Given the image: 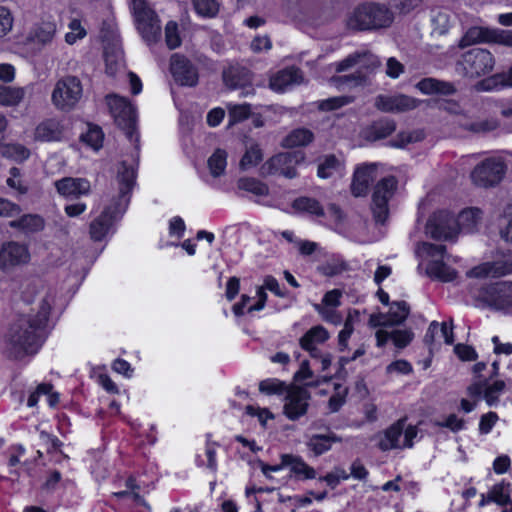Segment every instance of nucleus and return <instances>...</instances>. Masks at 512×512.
<instances>
[{
    "label": "nucleus",
    "mask_w": 512,
    "mask_h": 512,
    "mask_svg": "<svg viewBox=\"0 0 512 512\" xmlns=\"http://www.w3.org/2000/svg\"><path fill=\"white\" fill-rule=\"evenodd\" d=\"M10 226L21 229L26 233H34L41 231L44 228V220L39 215L28 214L17 220L11 221Z\"/></svg>",
    "instance_id": "38"
},
{
    "label": "nucleus",
    "mask_w": 512,
    "mask_h": 512,
    "mask_svg": "<svg viewBox=\"0 0 512 512\" xmlns=\"http://www.w3.org/2000/svg\"><path fill=\"white\" fill-rule=\"evenodd\" d=\"M237 186L239 189L257 196H266L269 192L266 184L254 178H241L238 180Z\"/></svg>",
    "instance_id": "45"
},
{
    "label": "nucleus",
    "mask_w": 512,
    "mask_h": 512,
    "mask_svg": "<svg viewBox=\"0 0 512 512\" xmlns=\"http://www.w3.org/2000/svg\"><path fill=\"white\" fill-rule=\"evenodd\" d=\"M420 101L404 94L379 95L375 99L378 110L386 113H403L417 108Z\"/></svg>",
    "instance_id": "17"
},
{
    "label": "nucleus",
    "mask_w": 512,
    "mask_h": 512,
    "mask_svg": "<svg viewBox=\"0 0 512 512\" xmlns=\"http://www.w3.org/2000/svg\"><path fill=\"white\" fill-rule=\"evenodd\" d=\"M396 125L393 120L383 119L372 125V132L377 139L386 138L395 131Z\"/></svg>",
    "instance_id": "56"
},
{
    "label": "nucleus",
    "mask_w": 512,
    "mask_h": 512,
    "mask_svg": "<svg viewBox=\"0 0 512 512\" xmlns=\"http://www.w3.org/2000/svg\"><path fill=\"white\" fill-rule=\"evenodd\" d=\"M194 9L198 15L205 18H213L219 12V3L216 0H192Z\"/></svg>",
    "instance_id": "47"
},
{
    "label": "nucleus",
    "mask_w": 512,
    "mask_h": 512,
    "mask_svg": "<svg viewBox=\"0 0 512 512\" xmlns=\"http://www.w3.org/2000/svg\"><path fill=\"white\" fill-rule=\"evenodd\" d=\"M393 19V13L385 5L366 3L353 11L347 26L354 30L380 29L390 26Z\"/></svg>",
    "instance_id": "4"
},
{
    "label": "nucleus",
    "mask_w": 512,
    "mask_h": 512,
    "mask_svg": "<svg viewBox=\"0 0 512 512\" xmlns=\"http://www.w3.org/2000/svg\"><path fill=\"white\" fill-rule=\"evenodd\" d=\"M498 125H499V122L497 121V119L491 118V119L474 122V123L470 124L469 126H467V129L472 132H476V133L489 132V131L495 130L498 127Z\"/></svg>",
    "instance_id": "61"
},
{
    "label": "nucleus",
    "mask_w": 512,
    "mask_h": 512,
    "mask_svg": "<svg viewBox=\"0 0 512 512\" xmlns=\"http://www.w3.org/2000/svg\"><path fill=\"white\" fill-rule=\"evenodd\" d=\"M314 139L313 133L306 128H297L292 130L284 139L283 146L287 148H294L306 146Z\"/></svg>",
    "instance_id": "37"
},
{
    "label": "nucleus",
    "mask_w": 512,
    "mask_h": 512,
    "mask_svg": "<svg viewBox=\"0 0 512 512\" xmlns=\"http://www.w3.org/2000/svg\"><path fill=\"white\" fill-rule=\"evenodd\" d=\"M170 69L175 81L181 85L194 86L198 82L196 68L180 54L172 55Z\"/></svg>",
    "instance_id": "20"
},
{
    "label": "nucleus",
    "mask_w": 512,
    "mask_h": 512,
    "mask_svg": "<svg viewBox=\"0 0 512 512\" xmlns=\"http://www.w3.org/2000/svg\"><path fill=\"white\" fill-rule=\"evenodd\" d=\"M360 313L357 310H350L344 321V327L338 334V348L344 352L348 348V341L354 331L355 324L359 321Z\"/></svg>",
    "instance_id": "36"
},
{
    "label": "nucleus",
    "mask_w": 512,
    "mask_h": 512,
    "mask_svg": "<svg viewBox=\"0 0 512 512\" xmlns=\"http://www.w3.org/2000/svg\"><path fill=\"white\" fill-rule=\"evenodd\" d=\"M219 444L210 439V435H207L206 444L203 452L196 454V465L201 468H206L212 473L217 471V460L216 452Z\"/></svg>",
    "instance_id": "29"
},
{
    "label": "nucleus",
    "mask_w": 512,
    "mask_h": 512,
    "mask_svg": "<svg viewBox=\"0 0 512 512\" xmlns=\"http://www.w3.org/2000/svg\"><path fill=\"white\" fill-rule=\"evenodd\" d=\"M413 338V334L408 330H393L391 332V340L398 348L406 347Z\"/></svg>",
    "instance_id": "63"
},
{
    "label": "nucleus",
    "mask_w": 512,
    "mask_h": 512,
    "mask_svg": "<svg viewBox=\"0 0 512 512\" xmlns=\"http://www.w3.org/2000/svg\"><path fill=\"white\" fill-rule=\"evenodd\" d=\"M426 234L438 240H452L458 234L456 219L445 211L434 213L426 224Z\"/></svg>",
    "instance_id": "14"
},
{
    "label": "nucleus",
    "mask_w": 512,
    "mask_h": 512,
    "mask_svg": "<svg viewBox=\"0 0 512 512\" xmlns=\"http://www.w3.org/2000/svg\"><path fill=\"white\" fill-rule=\"evenodd\" d=\"M397 182L394 177H386L380 180L372 194V212L379 223H384L389 215L388 202L393 196Z\"/></svg>",
    "instance_id": "10"
},
{
    "label": "nucleus",
    "mask_w": 512,
    "mask_h": 512,
    "mask_svg": "<svg viewBox=\"0 0 512 512\" xmlns=\"http://www.w3.org/2000/svg\"><path fill=\"white\" fill-rule=\"evenodd\" d=\"M13 24L14 18L11 11L4 6H0V39L11 32Z\"/></svg>",
    "instance_id": "57"
},
{
    "label": "nucleus",
    "mask_w": 512,
    "mask_h": 512,
    "mask_svg": "<svg viewBox=\"0 0 512 512\" xmlns=\"http://www.w3.org/2000/svg\"><path fill=\"white\" fill-rule=\"evenodd\" d=\"M346 270V264L340 259H331L319 267V271L325 276H335Z\"/></svg>",
    "instance_id": "58"
},
{
    "label": "nucleus",
    "mask_w": 512,
    "mask_h": 512,
    "mask_svg": "<svg viewBox=\"0 0 512 512\" xmlns=\"http://www.w3.org/2000/svg\"><path fill=\"white\" fill-rule=\"evenodd\" d=\"M416 88L424 95H452L456 92L453 83L435 78H424L416 84Z\"/></svg>",
    "instance_id": "27"
},
{
    "label": "nucleus",
    "mask_w": 512,
    "mask_h": 512,
    "mask_svg": "<svg viewBox=\"0 0 512 512\" xmlns=\"http://www.w3.org/2000/svg\"><path fill=\"white\" fill-rule=\"evenodd\" d=\"M135 178L134 166L121 162L117 168L116 179L112 184V188H116L117 192L108 194V203L101 214L90 223L89 233L92 240L102 241L114 233L115 222L123 215L128 206Z\"/></svg>",
    "instance_id": "2"
},
{
    "label": "nucleus",
    "mask_w": 512,
    "mask_h": 512,
    "mask_svg": "<svg viewBox=\"0 0 512 512\" xmlns=\"http://www.w3.org/2000/svg\"><path fill=\"white\" fill-rule=\"evenodd\" d=\"M68 31L64 35V40L68 45H74L87 36L85 21L77 16H71L67 24Z\"/></svg>",
    "instance_id": "34"
},
{
    "label": "nucleus",
    "mask_w": 512,
    "mask_h": 512,
    "mask_svg": "<svg viewBox=\"0 0 512 512\" xmlns=\"http://www.w3.org/2000/svg\"><path fill=\"white\" fill-rule=\"evenodd\" d=\"M504 174V162L498 158H489L474 168L471 173V178L476 185L488 187L498 184Z\"/></svg>",
    "instance_id": "12"
},
{
    "label": "nucleus",
    "mask_w": 512,
    "mask_h": 512,
    "mask_svg": "<svg viewBox=\"0 0 512 512\" xmlns=\"http://www.w3.org/2000/svg\"><path fill=\"white\" fill-rule=\"evenodd\" d=\"M409 314V307L406 302H396L391 307L392 322L395 324L402 323Z\"/></svg>",
    "instance_id": "60"
},
{
    "label": "nucleus",
    "mask_w": 512,
    "mask_h": 512,
    "mask_svg": "<svg viewBox=\"0 0 512 512\" xmlns=\"http://www.w3.org/2000/svg\"><path fill=\"white\" fill-rule=\"evenodd\" d=\"M263 159V154L261 149L257 144H253L247 148L245 154L243 155L240 161V167L243 170H248L252 167H255L259 164Z\"/></svg>",
    "instance_id": "49"
},
{
    "label": "nucleus",
    "mask_w": 512,
    "mask_h": 512,
    "mask_svg": "<svg viewBox=\"0 0 512 512\" xmlns=\"http://www.w3.org/2000/svg\"><path fill=\"white\" fill-rule=\"evenodd\" d=\"M482 218V213L478 208H468L463 210L456 219L458 231L471 233L476 230Z\"/></svg>",
    "instance_id": "33"
},
{
    "label": "nucleus",
    "mask_w": 512,
    "mask_h": 512,
    "mask_svg": "<svg viewBox=\"0 0 512 512\" xmlns=\"http://www.w3.org/2000/svg\"><path fill=\"white\" fill-rule=\"evenodd\" d=\"M314 309L318 312L324 321L335 326H338L342 323V316L335 309V307H326L323 304H314Z\"/></svg>",
    "instance_id": "54"
},
{
    "label": "nucleus",
    "mask_w": 512,
    "mask_h": 512,
    "mask_svg": "<svg viewBox=\"0 0 512 512\" xmlns=\"http://www.w3.org/2000/svg\"><path fill=\"white\" fill-rule=\"evenodd\" d=\"M62 134V127L58 120L46 119L36 126L34 130V140L40 142L59 141Z\"/></svg>",
    "instance_id": "26"
},
{
    "label": "nucleus",
    "mask_w": 512,
    "mask_h": 512,
    "mask_svg": "<svg viewBox=\"0 0 512 512\" xmlns=\"http://www.w3.org/2000/svg\"><path fill=\"white\" fill-rule=\"evenodd\" d=\"M207 165L210 174L214 178H218L225 173L227 166V153L225 150L216 149L208 158Z\"/></svg>",
    "instance_id": "41"
},
{
    "label": "nucleus",
    "mask_w": 512,
    "mask_h": 512,
    "mask_svg": "<svg viewBox=\"0 0 512 512\" xmlns=\"http://www.w3.org/2000/svg\"><path fill=\"white\" fill-rule=\"evenodd\" d=\"M81 96L82 85L80 80L74 76H66L56 82L51 101L57 109L69 111L78 103Z\"/></svg>",
    "instance_id": "9"
},
{
    "label": "nucleus",
    "mask_w": 512,
    "mask_h": 512,
    "mask_svg": "<svg viewBox=\"0 0 512 512\" xmlns=\"http://www.w3.org/2000/svg\"><path fill=\"white\" fill-rule=\"evenodd\" d=\"M485 302L496 309L512 308V282H499L484 288L479 295Z\"/></svg>",
    "instance_id": "16"
},
{
    "label": "nucleus",
    "mask_w": 512,
    "mask_h": 512,
    "mask_svg": "<svg viewBox=\"0 0 512 512\" xmlns=\"http://www.w3.org/2000/svg\"><path fill=\"white\" fill-rule=\"evenodd\" d=\"M57 192L67 198H79L91 191L90 182L85 178L65 177L55 182Z\"/></svg>",
    "instance_id": "23"
},
{
    "label": "nucleus",
    "mask_w": 512,
    "mask_h": 512,
    "mask_svg": "<svg viewBox=\"0 0 512 512\" xmlns=\"http://www.w3.org/2000/svg\"><path fill=\"white\" fill-rule=\"evenodd\" d=\"M330 337L327 329L321 325L310 328L300 339L302 349L308 351L314 358L319 356L318 344H322Z\"/></svg>",
    "instance_id": "25"
},
{
    "label": "nucleus",
    "mask_w": 512,
    "mask_h": 512,
    "mask_svg": "<svg viewBox=\"0 0 512 512\" xmlns=\"http://www.w3.org/2000/svg\"><path fill=\"white\" fill-rule=\"evenodd\" d=\"M2 154L17 162H23L30 156V150L22 144H8L3 147Z\"/></svg>",
    "instance_id": "50"
},
{
    "label": "nucleus",
    "mask_w": 512,
    "mask_h": 512,
    "mask_svg": "<svg viewBox=\"0 0 512 512\" xmlns=\"http://www.w3.org/2000/svg\"><path fill=\"white\" fill-rule=\"evenodd\" d=\"M380 64L379 58L371 52L366 50L356 51L342 61L334 63L333 67L337 72H343L355 67L357 72L349 76L333 78V81L339 87L360 85L365 81L369 73L380 67Z\"/></svg>",
    "instance_id": "3"
},
{
    "label": "nucleus",
    "mask_w": 512,
    "mask_h": 512,
    "mask_svg": "<svg viewBox=\"0 0 512 512\" xmlns=\"http://www.w3.org/2000/svg\"><path fill=\"white\" fill-rule=\"evenodd\" d=\"M303 159V154L299 152L277 154L262 166V173L265 175L278 174L292 179L297 176L296 165Z\"/></svg>",
    "instance_id": "11"
},
{
    "label": "nucleus",
    "mask_w": 512,
    "mask_h": 512,
    "mask_svg": "<svg viewBox=\"0 0 512 512\" xmlns=\"http://www.w3.org/2000/svg\"><path fill=\"white\" fill-rule=\"evenodd\" d=\"M251 113L250 105L248 104H229L228 117L229 125L241 122L249 117Z\"/></svg>",
    "instance_id": "51"
},
{
    "label": "nucleus",
    "mask_w": 512,
    "mask_h": 512,
    "mask_svg": "<svg viewBox=\"0 0 512 512\" xmlns=\"http://www.w3.org/2000/svg\"><path fill=\"white\" fill-rule=\"evenodd\" d=\"M23 299L32 305L31 311L19 317L7 335V352L14 359H22L39 351L46 337L48 317L56 294L33 285L23 292Z\"/></svg>",
    "instance_id": "1"
},
{
    "label": "nucleus",
    "mask_w": 512,
    "mask_h": 512,
    "mask_svg": "<svg viewBox=\"0 0 512 512\" xmlns=\"http://www.w3.org/2000/svg\"><path fill=\"white\" fill-rule=\"evenodd\" d=\"M58 32V26L53 18L42 20L34 24L28 35L27 42L37 46L38 48H44L52 45Z\"/></svg>",
    "instance_id": "18"
},
{
    "label": "nucleus",
    "mask_w": 512,
    "mask_h": 512,
    "mask_svg": "<svg viewBox=\"0 0 512 512\" xmlns=\"http://www.w3.org/2000/svg\"><path fill=\"white\" fill-rule=\"evenodd\" d=\"M440 334L444 339V342L448 345L453 344L454 336L452 328L447 325L446 322L439 324L436 321L430 323L427 333L425 335L426 342H433L435 337Z\"/></svg>",
    "instance_id": "40"
},
{
    "label": "nucleus",
    "mask_w": 512,
    "mask_h": 512,
    "mask_svg": "<svg viewBox=\"0 0 512 512\" xmlns=\"http://www.w3.org/2000/svg\"><path fill=\"white\" fill-rule=\"evenodd\" d=\"M30 253L28 247L17 242H7L0 249V269L8 270L14 266L28 263Z\"/></svg>",
    "instance_id": "19"
},
{
    "label": "nucleus",
    "mask_w": 512,
    "mask_h": 512,
    "mask_svg": "<svg viewBox=\"0 0 512 512\" xmlns=\"http://www.w3.org/2000/svg\"><path fill=\"white\" fill-rule=\"evenodd\" d=\"M292 207L298 212H305L318 217L324 215L323 207L314 198L299 197L293 201Z\"/></svg>",
    "instance_id": "43"
},
{
    "label": "nucleus",
    "mask_w": 512,
    "mask_h": 512,
    "mask_svg": "<svg viewBox=\"0 0 512 512\" xmlns=\"http://www.w3.org/2000/svg\"><path fill=\"white\" fill-rule=\"evenodd\" d=\"M130 9L142 39L149 46L161 39V21L147 0H131Z\"/></svg>",
    "instance_id": "5"
},
{
    "label": "nucleus",
    "mask_w": 512,
    "mask_h": 512,
    "mask_svg": "<svg viewBox=\"0 0 512 512\" xmlns=\"http://www.w3.org/2000/svg\"><path fill=\"white\" fill-rule=\"evenodd\" d=\"M386 371L388 374L407 375L412 372V366L406 360H396L387 366Z\"/></svg>",
    "instance_id": "64"
},
{
    "label": "nucleus",
    "mask_w": 512,
    "mask_h": 512,
    "mask_svg": "<svg viewBox=\"0 0 512 512\" xmlns=\"http://www.w3.org/2000/svg\"><path fill=\"white\" fill-rule=\"evenodd\" d=\"M349 103V99L344 96L332 97L325 100H321L318 103V108L323 111H330L344 106Z\"/></svg>",
    "instance_id": "62"
},
{
    "label": "nucleus",
    "mask_w": 512,
    "mask_h": 512,
    "mask_svg": "<svg viewBox=\"0 0 512 512\" xmlns=\"http://www.w3.org/2000/svg\"><path fill=\"white\" fill-rule=\"evenodd\" d=\"M25 87H11L0 85V105L17 106L26 95Z\"/></svg>",
    "instance_id": "39"
},
{
    "label": "nucleus",
    "mask_w": 512,
    "mask_h": 512,
    "mask_svg": "<svg viewBox=\"0 0 512 512\" xmlns=\"http://www.w3.org/2000/svg\"><path fill=\"white\" fill-rule=\"evenodd\" d=\"M344 174V161L340 158H337L335 155L325 156L318 165L317 176L321 179L342 177Z\"/></svg>",
    "instance_id": "28"
},
{
    "label": "nucleus",
    "mask_w": 512,
    "mask_h": 512,
    "mask_svg": "<svg viewBox=\"0 0 512 512\" xmlns=\"http://www.w3.org/2000/svg\"><path fill=\"white\" fill-rule=\"evenodd\" d=\"M104 134L98 126L89 127L88 131L82 136V140L94 150L102 147Z\"/></svg>",
    "instance_id": "55"
},
{
    "label": "nucleus",
    "mask_w": 512,
    "mask_h": 512,
    "mask_svg": "<svg viewBox=\"0 0 512 512\" xmlns=\"http://www.w3.org/2000/svg\"><path fill=\"white\" fill-rule=\"evenodd\" d=\"M340 441L341 439L333 433L327 435L315 434L308 438L306 444L315 456H320L329 451L333 443Z\"/></svg>",
    "instance_id": "32"
},
{
    "label": "nucleus",
    "mask_w": 512,
    "mask_h": 512,
    "mask_svg": "<svg viewBox=\"0 0 512 512\" xmlns=\"http://www.w3.org/2000/svg\"><path fill=\"white\" fill-rule=\"evenodd\" d=\"M310 394L302 387L293 386L286 390L283 413L292 421L304 416L309 407Z\"/></svg>",
    "instance_id": "15"
},
{
    "label": "nucleus",
    "mask_w": 512,
    "mask_h": 512,
    "mask_svg": "<svg viewBox=\"0 0 512 512\" xmlns=\"http://www.w3.org/2000/svg\"><path fill=\"white\" fill-rule=\"evenodd\" d=\"M106 72L115 75L124 67L123 52L120 48H115L113 52L105 51Z\"/></svg>",
    "instance_id": "46"
},
{
    "label": "nucleus",
    "mask_w": 512,
    "mask_h": 512,
    "mask_svg": "<svg viewBox=\"0 0 512 512\" xmlns=\"http://www.w3.org/2000/svg\"><path fill=\"white\" fill-rule=\"evenodd\" d=\"M417 434L416 426L406 425V420L400 419L380 435L378 446L382 451L411 448Z\"/></svg>",
    "instance_id": "8"
},
{
    "label": "nucleus",
    "mask_w": 512,
    "mask_h": 512,
    "mask_svg": "<svg viewBox=\"0 0 512 512\" xmlns=\"http://www.w3.org/2000/svg\"><path fill=\"white\" fill-rule=\"evenodd\" d=\"M107 105L116 124L132 134L136 121V112L132 104L124 97L109 95L106 97Z\"/></svg>",
    "instance_id": "13"
},
{
    "label": "nucleus",
    "mask_w": 512,
    "mask_h": 512,
    "mask_svg": "<svg viewBox=\"0 0 512 512\" xmlns=\"http://www.w3.org/2000/svg\"><path fill=\"white\" fill-rule=\"evenodd\" d=\"M496 29H488L483 27H471L461 39V45H471L478 42H493Z\"/></svg>",
    "instance_id": "35"
},
{
    "label": "nucleus",
    "mask_w": 512,
    "mask_h": 512,
    "mask_svg": "<svg viewBox=\"0 0 512 512\" xmlns=\"http://www.w3.org/2000/svg\"><path fill=\"white\" fill-rule=\"evenodd\" d=\"M494 64V57L488 50L473 48L461 55L457 71L464 77L477 78L490 73Z\"/></svg>",
    "instance_id": "7"
},
{
    "label": "nucleus",
    "mask_w": 512,
    "mask_h": 512,
    "mask_svg": "<svg viewBox=\"0 0 512 512\" xmlns=\"http://www.w3.org/2000/svg\"><path fill=\"white\" fill-rule=\"evenodd\" d=\"M303 77L299 69L291 67L279 71L270 79V88L276 92H285L286 90L302 82Z\"/></svg>",
    "instance_id": "24"
},
{
    "label": "nucleus",
    "mask_w": 512,
    "mask_h": 512,
    "mask_svg": "<svg viewBox=\"0 0 512 512\" xmlns=\"http://www.w3.org/2000/svg\"><path fill=\"white\" fill-rule=\"evenodd\" d=\"M509 274H512L511 259L485 262L467 272L470 278H498Z\"/></svg>",
    "instance_id": "22"
},
{
    "label": "nucleus",
    "mask_w": 512,
    "mask_h": 512,
    "mask_svg": "<svg viewBox=\"0 0 512 512\" xmlns=\"http://www.w3.org/2000/svg\"><path fill=\"white\" fill-rule=\"evenodd\" d=\"M416 254L423 260H429L426 272L430 277L442 282H450L456 278V271L443 262L446 257L444 245L422 242L417 245Z\"/></svg>",
    "instance_id": "6"
},
{
    "label": "nucleus",
    "mask_w": 512,
    "mask_h": 512,
    "mask_svg": "<svg viewBox=\"0 0 512 512\" xmlns=\"http://www.w3.org/2000/svg\"><path fill=\"white\" fill-rule=\"evenodd\" d=\"M283 12L293 20H300L310 10L307 0H287L282 6Z\"/></svg>",
    "instance_id": "42"
},
{
    "label": "nucleus",
    "mask_w": 512,
    "mask_h": 512,
    "mask_svg": "<svg viewBox=\"0 0 512 512\" xmlns=\"http://www.w3.org/2000/svg\"><path fill=\"white\" fill-rule=\"evenodd\" d=\"M378 177V165L375 163L358 166L351 183V193L355 197L365 196L370 184Z\"/></svg>",
    "instance_id": "21"
},
{
    "label": "nucleus",
    "mask_w": 512,
    "mask_h": 512,
    "mask_svg": "<svg viewBox=\"0 0 512 512\" xmlns=\"http://www.w3.org/2000/svg\"><path fill=\"white\" fill-rule=\"evenodd\" d=\"M223 77L226 85L233 89L244 86L251 81V77L248 71H242L240 77V71L236 69H229L225 71Z\"/></svg>",
    "instance_id": "48"
},
{
    "label": "nucleus",
    "mask_w": 512,
    "mask_h": 512,
    "mask_svg": "<svg viewBox=\"0 0 512 512\" xmlns=\"http://www.w3.org/2000/svg\"><path fill=\"white\" fill-rule=\"evenodd\" d=\"M505 383L503 381H495L493 384L484 387L482 384L477 383L469 388L472 395H480L484 393V399L489 406L495 405L503 392Z\"/></svg>",
    "instance_id": "31"
},
{
    "label": "nucleus",
    "mask_w": 512,
    "mask_h": 512,
    "mask_svg": "<svg viewBox=\"0 0 512 512\" xmlns=\"http://www.w3.org/2000/svg\"><path fill=\"white\" fill-rule=\"evenodd\" d=\"M288 388L285 383L275 379L269 378L260 382L259 390L266 395H279L286 392Z\"/></svg>",
    "instance_id": "53"
},
{
    "label": "nucleus",
    "mask_w": 512,
    "mask_h": 512,
    "mask_svg": "<svg viewBox=\"0 0 512 512\" xmlns=\"http://www.w3.org/2000/svg\"><path fill=\"white\" fill-rule=\"evenodd\" d=\"M488 501H492L499 506L512 503L510 498V484L505 482L495 484L488 492Z\"/></svg>",
    "instance_id": "44"
},
{
    "label": "nucleus",
    "mask_w": 512,
    "mask_h": 512,
    "mask_svg": "<svg viewBox=\"0 0 512 512\" xmlns=\"http://www.w3.org/2000/svg\"><path fill=\"white\" fill-rule=\"evenodd\" d=\"M283 465L290 467L291 472L294 473L300 479H314L316 477V471L313 467L309 466L304 460L298 456L290 454L282 455Z\"/></svg>",
    "instance_id": "30"
},
{
    "label": "nucleus",
    "mask_w": 512,
    "mask_h": 512,
    "mask_svg": "<svg viewBox=\"0 0 512 512\" xmlns=\"http://www.w3.org/2000/svg\"><path fill=\"white\" fill-rule=\"evenodd\" d=\"M165 42L167 47L171 50L176 49L181 45L182 40L177 22L169 21L165 25Z\"/></svg>",
    "instance_id": "52"
},
{
    "label": "nucleus",
    "mask_w": 512,
    "mask_h": 512,
    "mask_svg": "<svg viewBox=\"0 0 512 512\" xmlns=\"http://www.w3.org/2000/svg\"><path fill=\"white\" fill-rule=\"evenodd\" d=\"M6 183L11 189H14L21 195L27 193L28 191L27 186L22 182L20 177V170L18 168L14 167L10 169V176L8 177Z\"/></svg>",
    "instance_id": "59"
}]
</instances>
